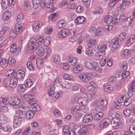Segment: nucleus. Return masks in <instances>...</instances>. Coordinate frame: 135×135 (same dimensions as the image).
<instances>
[{"label":"nucleus","mask_w":135,"mask_h":135,"mask_svg":"<svg viewBox=\"0 0 135 135\" xmlns=\"http://www.w3.org/2000/svg\"><path fill=\"white\" fill-rule=\"evenodd\" d=\"M44 41V37L39 35H38L35 38H32L30 40L28 44L27 49H32L33 48V46H35V48H36L37 46H40L39 43H43Z\"/></svg>","instance_id":"f257e3e1"},{"label":"nucleus","mask_w":135,"mask_h":135,"mask_svg":"<svg viewBox=\"0 0 135 135\" xmlns=\"http://www.w3.org/2000/svg\"><path fill=\"white\" fill-rule=\"evenodd\" d=\"M91 95L90 94H87V97L85 98H80L78 99V102L79 104L83 106L86 105L88 104L89 101L91 100Z\"/></svg>","instance_id":"f03ea898"},{"label":"nucleus","mask_w":135,"mask_h":135,"mask_svg":"<svg viewBox=\"0 0 135 135\" xmlns=\"http://www.w3.org/2000/svg\"><path fill=\"white\" fill-rule=\"evenodd\" d=\"M15 2V0H2L1 5L3 9L7 8L8 6L11 8L13 6Z\"/></svg>","instance_id":"7ed1b4c3"},{"label":"nucleus","mask_w":135,"mask_h":135,"mask_svg":"<svg viewBox=\"0 0 135 135\" xmlns=\"http://www.w3.org/2000/svg\"><path fill=\"white\" fill-rule=\"evenodd\" d=\"M35 46H33V48L32 49H28V50L29 51H32L34 50H36V53L39 56H43L45 52V50L42 47L40 46H37L36 48H35Z\"/></svg>","instance_id":"20e7f679"},{"label":"nucleus","mask_w":135,"mask_h":135,"mask_svg":"<svg viewBox=\"0 0 135 135\" xmlns=\"http://www.w3.org/2000/svg\"><path fill=\"white\" fill-rule=\"evenodd\" d=\"M8 103L11 105L16 106L20 103V99L17 97H11L8 99Z\"/></svg>","instance_id":"39448f33"},{"label":"nucleus","mask_w":135,"mask_h":135,"mask_svg":"<svg viewBox=\"0 0 135 135\" xmlns=\"http://www.w3.org/2000/svg\"><path fill=\"white\" fill-rule=\"evenodd\" d=\"M34 95L30 94H25L23 96V98L26 100L29 104H36V102L33 100Z\"/></svg>","instance_id":"423d86ee"},{"label":"nucleus","mask_w":135,"mask_h":135,"mask_svg":"<svg viewBox=\"0 0 135 135\" xmlns=\"http://www.w3.org/2000/svg\"><path fill=\"white\" fill-rule=\"evenodd\" d=\"M110 123V119L107 118L102 120L100 123V127L101 129H103L108 127Z\"/></svg>","instance_id":"0eeeda50"},{"label":"nucleus","mask_w":135,"mask_h":135,"mask_svg":"<svg viewBox=\"0 0 135 135\" xmlns=\"http://www.w3.org/2000/svg\"><path fill=\"white\" fill-rule=\"evenodd\" d=\"M126 16L122 15H118L116 16L115 15L113 17V23L116 24L118 23L120 21H123L126 19Z\"/></svg>","instance_id":"6e6552de"},{"label":"nucleus","mask_w":135,"mask_h":135,"mask_svg":"<svg viewBox=\"0 0 135 135\" xmlns=\"http://www.w3.org/2000/svg\"><path fill=\"white\" fill-rule=\"evenodd\" d=\"M69 34V30L66 28H65L62 29L60 31L58 34V36L61 38H65Z\"/></svg>","instance_id":"1a4fd4ad"},{"label":"nucleus","mask_w":135,"mask_h":135,"mask_svg":"<svg viewBox=\"0 0 135 135\" xmlns=\"http://www.w3.org/2000/svg\"><path fill=\"white\" fill-rule=\"evenodd\" d=\"M22 119L21 118L15 116L13 120L14 127L15 128L19 127L22 124Z\"/></svg>","instance_id":"9d476101"},{"label":"nucleus","mask_w":135,"mask_h":135,"mask_svg":"<svg viewBox=\"0 0 135 135\" xmlns=\"http://www.w3.org/2000/svg\"><path fill=\"white\" fill-rule=\"evenodd\" d=\"M79 78L85 82H88L90 80V76L87 74L81 73L79 76Z\"/></svg>","instance_id":"9b49d317"},{"label":"nucleus","mask_w":135,"mask_h":135,"mask_svg":"<svg viewBox=\"0 0 135 135\" xmlns=\"http://www.w3.org/2000/svg\"><path fill=\"white\" fill-rule=\"evenodd\" d=\"M93 115L90 114H86L83 118V121L84 123H87L91 122L92 120Z\"/></svg>","instance_id":"f8f14e48"},{"label":"nucleus","mask_w":135,"mask_h":135,"mask_svg":"<svg viewBox=\"0 0 135 135\" xmlns=\"http://www.w3.org/2000/svg\"><path fill=\"white\" fill-rule=\"evenodd\" d=\"M112 42L113 44L112 50H114L117 49L119 46L118 38L115 37L112 40Z\"/></svg>","instance_id":"ddd939ff"},{"label":"nucleus","mask_w":135,"mask_h":135,"mask_svg":"<svg viewBox=\"0 0 135 135\" xmlns=\"http://www.w3.org/2000/svg\"><path fill=\"white\" fill-rule=\"evenodd\" d=\"M67 60L69 65L73 66L76 64L78 62L77 58L75 57H74L71 56H69L67 58Z\"/></svg>","instance_id":"4468645a"},{"label":"nucleus","mask_w":135,"mask_h":135,"mask_svg":"<svg viewBox=\"0 0 135 135\" xmlns=\"http://www.w3.org/2000/svg\"><path fill=\"white\" fill-rule=\"evenodd\" d=\"M42 25V23L41 22L38 21L34 23L33 26V29L35 32H37L38 31L40 27Z\"/></svg>","instance_id":"2eb2a0df"},{"label":"nucleus","mask_w":135,"mask_h":135,"mask_svg":"<svg viewBox=\"0 0 135 135\" xmlns=\"http://www.w3.org/2000/svg\"><path fill=\"white\" fill-rule=\"evenodd\" d=\"M23 25H22L21 23H17L16 24L14 28H13L18 33L20 34L22 32V27Z\"/></svg>","instance_id":"dca6fc26"},{"label":"nucleus","mask_w":135,"mask_h":135,"mask_svg":"<svg viewBox=\"0 0 135 135\" xmlns=\"http://www.w3.org/2000/svg\"><path fill=\"white\" fill-rule=\"evenodd\" d=\"M86 19L85 18L82 16H79L75 20V23L78 25V24H80L82 23H84Z\"/></svg>","instance_id":"f3484780"},{"label":"nucleus","mask_w":135,"mask_h":135,"mask_svg":"<svg viewBox=\"0 0 135 135\" xmlns=\"http://www.w3.org/2000/svg\"><path fill=\"white\" fill-rule=\"evenodd\" d=\"M61 81V85L63 87L68 89L70 88L71 85V83L67 81L64 79H62Z\"/></svg>","instance_id":"a211bd4d"},{"label":"nucleus","mask_w":135,"mask_h":135,"mask_svg":"<svg viewBox=\"0 0 135 135\" xmlns=\"http://www.w3.org/2000/svg\"><path fill=\"white\" fill-rule=\"evenodd\" d=\"M83 69V66L81 65H78L73 69V72L75 73H79L82 72Z\"/></svg>","instance_id":"6ab92c4d"},{"label":"nucleus","mask_w":135,"mask_h":135,"mask_svg":"<svg viewBox=\"0 0 135 135\" xmlns=\"http://www.w3.org/2000/svg\"><path fill=\"white\" fill-rule=\"evenodd\" d=\"M104 21L107 24H114L113 23V21H114L113 18L110 16L107 15L105 16L104 18Z\"/></svg>","instance_id":"aec40b11"},{"label":"nucleus","mask_w":135,"mask_h":135,"mask_svg":"<svg viewBox=\"0 0 135 135\" xmlns=\"http://www.w3.org/2000/svg\"><path fill=\"white\" fill-rule=\"evenodd\" d=\"M88 131V129L86 125H84L79 130V133L80 135H85Z\"/></svg>","instance_id":"412c9836"},{"label":"nucleus","mask_w":135,"mask_h":135,"mask_svg":"<svg viewBox=\"0 0 135 135\" xmlns=\"http://www.w3.org/2000/svg\"><path fill=\"white\" fill-rule=\"evenodd\" d=\"M119 119L117 117L113 118L112 119L111 123L113 127H115L119 126Z\"/></svg>","instance_id":"4be33fe9"},{"label":"nucleus","mask_w":135,"mask_h":135,"mask_svg":"<svg viewBox=\"0 0 135 135\" xmlns=\"http://www.w3.org/2000/svg\"><path fill=\"white\" fill-rule=\"evenodd\" d=\"M25 112L24 111H23L22 109H20L16 111L15 116L21 117L22 119L25 117Z\"/></svg>","instance_id":"5701e85b"},{"label":"nucleus","mask_w":135,"mask_h":135,"mask_svg":"<svg viewBox=\"0 0 135 135\" xmlns=\"http://www.w3.org/2000/svg\"><path fill=\"white\" fill-rule=\"evenodd\" d=\"M104 90L106 92L110 93L112 92L113 90V86L108 85L107 84H105L104 85Z\"/></svg>","instance_id":"b1692460"},{"label":"nucleus","mask_w":135,"mask_h":135,"mask_svg":"<svg viewBox=\"0 0 135 135\" xmlns=\"http://www.w3.org/2000/svg\"><path fill=\"white\" fill-rule=\"evenodd\" d=\"M23 15L22 13L19 14L17 16L16 20L17 23H21L22 25H24V22L23 21Z\"/></svg>","instance_id":"393cba45"},{"label":"nucleus","mask_w":135,"mask_h":135,"mask_svg":"<svg viewBox=\"0 0 135 135\" xmlns=\"http://www.w3.org/2000/svg\"><path fill=\"white\" fill-rule=\"evenodd\" d=\"M29 107L32 108L33 111H39L41 110V107L38 105L35 104L30 105Z\"/></svg>","instance_id":"a878e982"},{"label":"nucleus","mask_w":135,"mask_h":135,"mask_svg":"<svg viewBox=\"0 0 135 135\" xmlns=\"http://www.w3.org/2000/svg\"><path fill=\"white\" fill-rule=\"evenodd\" d=\"M11 13L9 11H5L3 15V19L5 21L9 19L11 16Z\"/></svg>","instance_id":"bb28decb"},{"label":"nucleus","mask_w":135,"mask_h":135,"mask_svg":"<svg viewBox=\"0 0 135 135\" xmlns=\"http://www.w3.org/2000/svg\"><path fill=\"white\" fill-rule=\"evenodd\" d=\"M16 74L17 77L19 79H23L25 76L24 71L21 70L18 71Z\"/></svg>","instance_id":"cd10ccee"},{"label":"nucleus","mask_w":135,"mask_h":135,"mask_svg":"<svg viewBox=\"0 0 135 135\" xmlns=\"http://www.w3.org/2000/svg\"><path fill=\"white\" fill-rule=\"evenodd\" d=\"M15 74V72L13 71L12 70H8L6 73V76L8 78H11L15 76L14 75Z\"/></svg>","instance_id":"c85d7f7f"},{"label":"nucleus","mask_w":135,"mask_h":135,"mask_svg":"<svg viewBox=\"0 0 135 135\" xmlns=\"http://www.w3.org/2000/svg\"><path fill=\"white\" fill-rule=\"evenodd\" d=\"M35 112L32 110H28L26 113V118L29 119H30L32 118Z\"/></svg>","instance_id":"c756f323"},{"label":"nucleus","mask_w":135,"mask_h":135,"mask_svg":"<svg viewBox=\"0 0 135 135\" xmlns=\"http://www.w3.org/2000/svg\"><path fill=\"white\" fill-rule=\"evenodd\" d=\"M43 63L42 60L41 58H37L36 61V65L37 67L39 69L41 68L43 65Z\"/></svg>","instance_id":"7c9ffc66"},{"label":"nucleus","mask_w":135,"mask_h":135,"mask_svg":"<svg viewBox=\"0 0 135 135\" xmlns=\"http://www.w3.org/2000/svg\"><path fill=\"white\" fill-rule=\"evenodd\" d=\"M65 22L63 20L59 21L56 24V28L59 29L65 26Z\"/></svg>","instance_id":"2f4dec72"},{"label":"nucleus","mask_w":135,"mask_h":135,"mask_svg":"<svg viewBox=\"0 0 135 135\" xmlns=\"http://www.w3.org/2000/svg\"><path fill=\"white\" fill-rule=\"evenodd\" d=\"M10 50L11 52L13 53H15L18 50L17 47L15 43H14L11 45Z\"/></svg>","instance_id":"473e14b6"},{"label":"nucleus","mask_w":135,"mask_h":135,"mask_svg":"<svg viewBox=\"0 0 135 135\" xmlns=\"http://www.w3.org/2000/svg\"><path fill=\"white\" fill-rule=\"evenodd\" d=\"M63 92L60 90L58 89V90L55 92V93L54 95V98L57 99L59 97H61L62 95Z\"/></svg>","instance_id":"72a5a7b5"},{"label":"nucleus","mask_w":135,"mask_h":135,"mask_svg":"<svg viewBox=\"0 0 135 135\" xmlns=\"http://www.w3.org/2000/svg\"><path fill=\"white\" fill-rule=\"evenodd\" d=\"M55 87L54 86H51L50 88V89L48 91V94L50 96H52V97L54 98V94L55 93L54 90Z\"/></svg>","instance_id":"f704fd0d"},{"label":"nucleus","mask_w":135,"mask_h":135,"mask_svg":"<svg viewBox=\"0 0 135 135\" xmlns=\"http://www.w3.org/2000/svg\"><path fill=\"white\" fill-rule=\"evenodd\" d=\"M129 130L131 135H135V127L134 125L132 124L129 126Z\"/></svg>","instance_id":"c9c22d12"},{"label":"nucleus","mask_w":135,"mask_h":135,"mask_svg":"<svg viewBox=\"0 0 135 135\" xmlns=\"http://www.w3.org/2000/svg\"><path fill=\"white\" fill-rule=\"evenodd\" d=\"M81 108L79 105H76L73 107L71 109V112L73 113H76L78 111H80Z\"/></svg>","instance_id":"e433bc0d"},{"label":"nucleus","mask_w":135,"mask_h":135,"mask_svg":"<svg viewBox=\"0 0 135 135\" xmlns=\"http://www.w3.org/2000/svg\"><path fill=\"white\" fill-rule=\"evenodd\" d=\"M41 0H32L33 8L36 9L39 6Z\"/></svg>","instance_id":"4c0bfd02"},{"label":"nucleus","mask_w":135,"mask_h":135,"mask_svg":"<svg viewBox=\"0 0 135 135\" xmlns=\"http://www.w3.org/2000/svg\"><path fill=\"white\" fill-rule=\"evenodd\" d=\"M132 110V109H125L123 111V114L126 117H128L131 114Z\"/></svg>","instance_id":"58836bf2"},{"label":"nucleus","mask_w":135,"mask_h":135,"mask_svg":"<svg viewBox=\"0 0 135 135\" xmlns=\"http://www.w3.org/2000/svg\"><path fill=\"white\" fill-rule=\"evenodd\" d=\"M132 100V99L130 97L126 98L124 101V105L125 106H127L130 104L131 103Z\"/></svg>","instance_id":"ea45409f"},{"label":"nucleus","mask_w":135,"mask_h":135,"mask_svg":"<svg viewBox=\"0 0 135 135\" xmlns=\"http://www.w3.org/2000/svg\"><path fill=\"white\" fill-rule=\"evenodd\" d=\"M103 115V113L102 112H99L96 114L94 116V119L96 120H98L102 118Z\"/></svg>","instance_id":"a19ab883"},{"label":"nucleus","mask_w":135,"mask_h":135,"mask_svg":"<svg viewBox=\"0 0 135 135\" xmlns=\"http://www.w3.org/2000/svg\"><path fill=\"white\" fill-rule=\"evenodd\" d=\"M52 57L54 62L56 64L59 63L60 61V57L59 56L57 55L56 54L54 55Z\"/></svg>","instance_id":"79ce46f5"},{"label":"nucleus","mask_w":135,"mask_h":135,"mask_svg":"<svg viewBox=\"0 0 135 135\" xmlns=\"http://www.w3.org/2000/svg\"><path fill=\"white\" fill-rule=\"evenodd\" d=\"M13 28L12 29L9 33L10 36L13 38H15L17 34H18Z\"/></svg>","instance_id":"37998d69"},{"label":"nucleus","mask_w":135,"mask_h":135,"mask_svg":"<svg viewBox=\"0 0 135 135\" xmlns=\"http://www.w3.org/2000/svg\"><path fill=\"white\" fill-rule=\"evenodd\" d=\"M25 85L26 87L28 88L31 87L33 84L32 81L30 79H27L25 81Z\"/></svg>","instance_id":"c03bdc74"},{"label":"nucleus","mask_w":135,"mask_h":135,"mask_svg":"<svg viewBox=\"0 0 135 135\" xmlns=\"http://www.w3.org/2000/svg\"><path fill=\"white\" fill-rule=\"evenodd\" d=\"M96 41L94 39L90 40L88 43V46L89 47L91 48L93 46H94L96 44Z\"/></svg>","instance_id":"a18cd8bd"},{"label":"nucleus","mask_w":135,"mask_h":135,"mask_svg":"<svg viewBox=\"0 0 135 135\" xmlns=\"http://www.w3.org/2000/svg\"><path fill=\"white\" fill-rule=\"evenodd\" d=\"M115 113L113 109H110L109 113L108 115V119H112L113 118Z\"/></svg>","instance_id":"49530a36"},{"label":"nucleus","mask_w":135,"mask_h":135,"mask_svg":"<svg viewBox=\"0 0 135 135\" xmlns=\"http://www.w3.org/2000/svg\"><path fill=\"white\" fill-rule=\"evenodd\" d=\"M52 3H50L49 2L47 3L46 7L51 9L52 11H51V12L52 11L53 12V11L55 10V8L54 7V5Z\"/></svg>","instance_id":"de8ad7c7"},{"label":"nucleus","mask_w":135,"mask_h":135,"mask_svg":"<svg viewBox=\"0 0 135 135\" xmlns=\"http://www.w3.org/2000/svg\"><path fill=\"white\" fill-rule=\"evenodd\" d=\"M100 53L97 52L95 54V57L96 60H99L103 57L104 55H101Z\"/></svg>","instance_id":"09e8293b"},{"label":"nucleus","mask_w":135,"mask_h":135,"mask_svg":"<svg viewBox=\"0 0 135 135\" xmlns=\"http://www.w3.org/2000/svg\"><path fill=\"white\" fill-rule=\"evenodd\" d=\"M100 103V105L103 106H106L107 104V100L105 99H103L102 98L99 99Z\"/></svg>","instance_id":"8fccbe9b"},{"label":"nucleus","mask_w":135,"mask_h":135,"mask_svg":"<svg viewBox=\"0 0 135 135\" xmlns=\"http://www.w3.org/2000/svg\"><path fill=\"white\" fill-rule=\"evenodd\" d=\"M69 0H64L62 1L60 4V7H64L67 6L68 3V2Z\"/></svg>","instance_id":"3c124183"},{"label":"nucleus","mask_w":135,"mask_h":135,"mask_svg":"<svg viewBox=\"0 0 135 135\" xmlns=\"http://www.w3.org/2000/svg\"><path fill=\"white\" fill-rule=\"evenodd\" d=\"M64 135H66L69 131V128L67 125L64 126L63 128Z\"/></svg>","instance_id":"603ef678"},{"label":"nucleus","mask_w":135,"mask_h":135,"mask_svg":"<svg viewBox=\"0 0 135 135\" xmlns=\"http://www.w3.org/2000/svg\"><path fill=\"white\" fill-rule=\"evenodd\" d=\"M103 11L102 8L100 7H98L96 10L93 12V13L94 14H100L102 13Z\"/></svg>","instance_id":"864d4df0"},{"label":"nucleus","mask_w":135,"mask_h":135,"mask_svg":"<svg viewBox=\"0 0 135 135\" xmlns=\"http://www.w3.org/2000/svg\"><path fill=\"white\" fill-rule=\"evenodd\" d=\"M129 74L130 73L129 71H127L124 72L123 71V72L122 74V78L125 79L128 76Z\"/></svg>","instance_id":"5fc2aeb1"},{"label":"nucleus","mask_w":135,"mask_h":135,"mask_svg":"<svg viewBox=\"0 0 135 135\" xmlns=\"http://www.w3.org/2000/svg\"><path fill=\"white\" fill-rule=\"evenodd\" d=\"M119 0H110L109 3V6L110 7L113 6Z\"/></svg>","instance_id":"6e6d98bb"},{"label":"nucleus","mask_w":135,"mask_h":135,"mask_svg":"<svg viewBox=\"0 0 135 135\" xmlns=\"http://www.w3.org/2000/svg\"><path fill=\"white\" fill-rule=\"evenodd\" d=\"M108 81L109 82L111 83H114L116 81V78L115 76H112L111 77L108 79Z\"/></svg>","instance_id":"4d7b16f0"},{"label":"nucleus","mask_w":135,"mask_h":135,"mask_svg":"<svg viewBox=\"0 0 135 135\" xmlns=\"http://www.w3.org/2000/svg\"><path fill=\"white\" fill-rule=\"evenodd\" d=\"M3 129L5 132H10L12 130L11 128L8 125L4 126L3 128Z\"/></svg>","instance_id":"13d9d810"},{"label":"nucleus","mask_w":135,"mask_h":135,"mask_svg":"<svg viewBox=\"0 0 135 135\" xmlns=\"http://www.w3.org/2000/svg\"><path fill=\"white\" fill-rule=\"evenodd\" d=\"M130 89L133 91H135V80L129 85Z\"/></svg>","instance_id":"bf43d9fd"},{"label":"nucleus","mask_w":135,"mask_h":135,"mask_svg":"<svg viewBox=\"0 0 135 135\" xmlns=\"http://www.w3.org/2000/svg\"><path fill=\"white\" fill-rule=\"evenodd\" d=\"M27 68L30 70L33 71L34 70L33 67L32 65V63L30 61L27 62Z\"/></svg>","instance_id":"052dcab7"},{"label":"nucleus","mask_w":135,"mask_h":135,"mask_svg":"<svg viewBox=\"0 0 135 135\" xmlns=\"http://www.w3.org/2000/svg\"><path fill=\"white\" fill-rule=\"evenodd\" d=\"M83 10V7L81 6H79L76 8V11L77 13H81Z\"/></svg>","instance_id":"680f3d73"},{"label":"nucleus","mask_w":135,"mask_h":135,"mask_svg":"<svg viewBox=\"0 0 135 135\" xmlns=\"http://www.w3.org/2000/svg\"><path fill=\"white\" fill-rule=\"evenodd\" d=\"M113 27V26L111 25H107L104 26V31H109L112 30Z\"/></svg>","instance_id":"e2e57ef3"},{"label":"nucleus","mask_w":135,"mask_h":135,"mask_svg":"<svg viewBox=\"0 0 135 135\" xmlns=\"http://www.w3.org/2000/svg\"><path fill=\"white\" fill-rule=\"evenodd\" d=\"M129 50L128 49H126L122 54L121 55L122 57H126L128 54Z\"/></svg>","instance_id":"0e129e2a"},{"label":"nucleus","mask_w":135,"mask_h":135,"mask_svg":"<svg viewBox=\"0 0 135 135\" xmlns=\"http://www.w3.org/2000/svg\"><path fill=\"white\" fill-rule=\"evenodd\" d=\"M117 10L119 13H122L124 11V9L123 7V6H122V4H121L120 6L117 7Z\"/></svg>","instance_id":"69168bd1"},{"label":"nucleus","mask_w":135,"mask_h":135,"mask_svg":"<svg viewBox=\"0 0 135 135\" xmlns=\"http://www.w3.org/2000/svg\"><path fill=\"white\" fill-rule=\"evenodd\" d=\"M121 103L119 100L116 101L115 102V105L116 106V108L117 109H119L120 108V106L121 105Z\"/></svg>","instance_id":"338daca9"},{"label":"nucleus","mask_w":135,"mask_h":135,"mask_svg":"<svg viewBox=\"0 0 135 135\" xmlns=\"http://www.w3.org/2000/svg\"><path fill=\"white\" fill-rule=\"evenodd\" d=\"M24 85H22L21 84H20L17 87V89L20 92L21 91H24L25 90V89L24 87Z\"/></svg>","instance_id":"774afa93"}]
</instances>
